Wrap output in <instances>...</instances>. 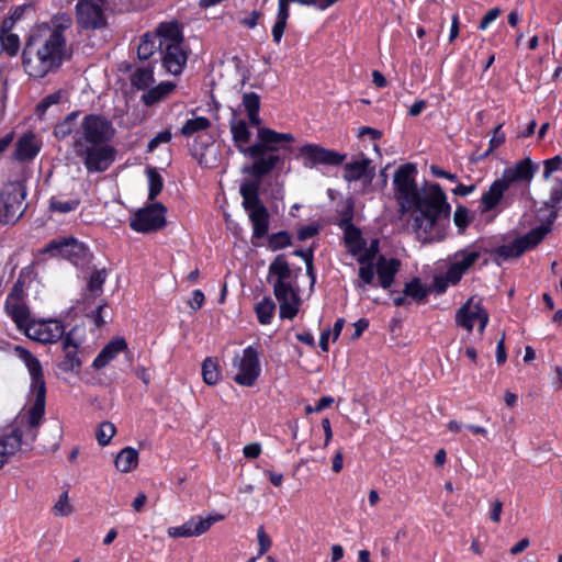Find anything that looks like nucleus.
I'll return each instance as SVG.
<instances>
[{
    "label": "nucleus",
    "mask_w": 562,
    "mask_h": 562,
    "mask_svg": "<svg viewBox=\"0 0 562 562\" xmlns=\"http://www.w3.org/2000/svg\"><path fill=\"white\" fill-rule=\"evenodd\" d=\"M257 540L259 544L258 557H262L270 550L272 546L271 538L265 531L263 526H260L257 530Z\"/></svg>",
    "instance_id": "8fccbe9b"
},
{
    "label": "nucleus",
    "mask_w": 562,
    "mask_h": 562,
    "mask_svg": "<svg viewBox=\"0 0 562 562\" xmlns=\"http://www.w3.org/2000/svg\"><path fill=\"white\" fill-rule=\"evenodd\" d=\"M26 190L21 181H11L0 191V222L14 223L23 213Z\"/></svg>",
    "instance_id": "1a4fd4ad"
},
{
    "label": "nucleus",
    "mask_w": 562,
    "mask_h": 562,
    "mask_svg": "<svg viewBox=\"0 0 562 562\" xmlns=\"http://www.w3.org/2000/svg\"><path fill=\"white\" fill-rule=\"evenodd\" d=\"M127 348V344L123 338H115L111 340L93 360V367L95 369L104 368L111 362L120 352Z\"/></svg>",
    "instance_id": "cd10ccee"
},
{
    "label": "nucleus",
    "mask_w": 562,
    "mask_h": 562,
    "mask_svg": "<svg viewBox=\"0 0 562 562\" xmlns=\"http://www.w3.org/2000/svg\"><path fill=\"white\" fill-rule=\"evenodd\" d=\"M273 292L280 303V317L292 319L296 316L300 297L290 281H273Z\"/></svg>",
    "instance_id": "aec40b11"
},
{
    "label": "nucleus",
    "mask_w": 562,
    "mask_h": 562,
    "mask_svg": "<svg viewBox=\"0 0 562 562\" xmlns=\"http://www.w3.org/2000/svg\"><path fill=\"white\" fill-rule=\"evenodd\" d=\"M76 23L82 30H101L108 24V0H80L76 4Z\"/></svg>",
    "instance_id": "9d476101"
},
{
    "label": "nucleus",
    "mask_w": 562,
    "mask_h": 562,
    "mask_svg": "<svg viewBox=\"0 0 562 562\" xmlns=\"http://www.w3.org/2000/svg\"><path fill=\"white\" fill-rule=\"evenodd\" d=\"M138 464V452L132 447L122 449L115 458V468L123 473L133 471Z\"/></svg>",
    "instance_id": "c85d7f7f"
},
{
    "label": "nucleus",
    "mask_w": 562,
    "mask_h": 562,
    "mask_svg": "<svg viewBox=\"0 0 562 562\" xmlns=\"http://www.w3.org/2000/svg\"><path fill=\"white\" fill-rule=\"evenodd\" d=\"M158 48L166 72L178 76L182 72L188 55L183 48V36L178 22H162L158 26Z\"/></svg>",
    "instance_id": "423d86ee"
},
{
    "label": "nucleus",
    "mask_w": 562,
    "mask_h": 562,
    "mask_svg": "<svg viewBox=\"0 0 562 562\" xmlns=\"http://www.w3.org/2000/svg\"><path fill=\"white\" fill-rule=\"evenodd\" d=\"M243 452L246 458L256 459L261 453V446L257 442L246 445L243 449Z\"/></svg>",
    "instance_id": "052dcab7"
},
{
    "label": "nucleus",
    "mask_w": 562,
    "mask_h": 562,
    "mask_svg": "<svg viewBox=\"0 0 562 562\" xmlns=\"http://www.w3.org/2000/svg\"><path fill=\"white\" fill-rule=\"evenodd\" d=\"M204 303V294L201 290H194L191 293L189 305L192 310H200Z\"/></svg>",
    "instance_id": "bf43d9fd"
},
{
    "label": "nucleus",
    "mask_w": 562,
    "mask_h": 562,
    "mask_svg": "<svg viewBox=\"0 0 562 562\" xmlns=\"http://www.w3.org/2000/svg\"><path fill=\"white\" fill-rule=\"evenodd\" d=\"M405 296L408 300L420 303L424 302L429 293L428 288L418 278L407 282L404 288Z\"/></svg>",
    "instance_id": "c9c22d12"
},
{
    "label": "nucleus",
    "mask_w": 562,
    "mask_h": 562,
    "mask_svg": "<svg viewBox=\"0 0 562 562\" xmlns=\"http://www.w3.org/2000/svg\"><path fill=\"white\" fill-rule=\"evenodd\" d=\"M260 16L261 12L254 10L248 16L241 20V23L249 29H254L257 26Z\"/></svg>",
    "instance_id": "e2e57ef3"
},
{
    "label": "nucleus",
    "mask_w": 562,
    "mask_h": 562,
    "mask_svg": "<svg viewBox=\"0 0 562 562\" xmlns=\"http://www.w3.org/2000/svg\"><path fill=\"white\" fill-rule=\"evenodd\" d=\"M154 82V68L150 65L137 68L132 76V83L137 89H147Z\"/></svg>",
    "instance_id": "4c0bfd02"
},
{
    "label": "nucleus",
    "mask_w": 562,
    "mask_h": 562,
    "mask_svg": "<svg viewBox=\"0 0 562 562\" xmlns=\"http://www.w3.org/2000/svg\"><path fill=\"white\" fill-rule=\"evenodd\" d=\"M32 340L42 344H54L65 334V326L58 319H32L23 330Z\"/></svg>",
    "instance_id": "f3484780"
},
{
    "label": "nucleus",
    "mask_w": 562,
    "mask_h": 562,
    "mask_svg": "<svg viewBox=\"0 0 562 562\" xmlns=\"http://www.w3.org/2000/svg\"><path fill=\"white\" fill-rule=\"evenodd\" d=\"M108 278L105 269H95L91 272L88 283L86 295L91 297L100 296L103 292V284Z\"/></svg>",
    "instance_id": "473e14b6"
},
{
    "label": "nucleus",
    "mask_w": 562,
    "mask_h": 562,
    "mask_svg": "<svg viewBox=\"0 0 562 562\" xmlns=\"http://www.w3.org/2000/svg\"><path fill=\"white\" fill-rule=\"evenodd\" d=\"M241 105L244 106L249 122L254 126H259L261 123L260 116H259V109H260V98L255 92H248L243 95V102Z\"/></svg>",
    "instance_id": "2f4dec72"
},
{
    "label": "nucleus",
    "mask_w": 562,
    "mask_h": 562,
    "mask_svg": "<svg viewBox=\"0 0 562 562\" xmlns=\"http://www.w3.org/2000/svg\"><path fill=\"white\" fill-rule=\"evenodd\" d=\"M45 252L77 265L86 256V247L74 237H60L50 240L45 247Z\"/></svg>",
    "instance_id": "4be33fe9"
},
{
    "label": "nucleus",
    "mask_w": 562,
    "mask_h": 562,
    "mask_svg": "<svg viewBox=\"0 0 562 562\" xmlns=\"http://www.w3.org/2000/svg\"><path fill=\"white\" fill-rule=\"evenodd\" d=\"M548 232L549 228L542 225L515 239L510 244L495 248L493 250L494 260L501 265L508 259L519 257L525 251L536 247L544 238Z\"/></svg>",
    "instance_id": "9b49d317"
},
{
    "label": "nucleus",
    "mask_w": 562,
    "mask_h": 562,
    "mask_svg": "<svg viewBox=\"0 0 562 562\" xmlns=\"http://www.w3.org/2000/svg\"><path fill=\"white\" fill-rule=\"evenodd\" d=\"M457 283H459V281H452V279L449 277V269H448L445 274L436 276L434 278L432 290L436 293L441 294V293L446 292V290L450 285H456Z\"/></svg>",
    "instance_id": "de8ad7c7"
},
{
    "label": "nucleus",
    "mask_w": 562,
    "mask_h": 562,
    "mask_svg": "<svg viewBox=\"0 0 562 562\" xmlns=\"http://www.w3.org/2000/svg\"><path fill=\"white\" fill-rule=\"evenodd\" d=\"M158 47V31L155 34L146 33L140 37L137 46V56L139 59H148Z\"/></svg>",
    "instance_id": "e433bc0d"
},
{
    "label": "nucleus",
    "mask_w": 562,
    "mask_h": 562,
    "mask_svg": "<svg viewBox=\"0 0 562 562\" xmlns=\"http://www.w3.org/2000/svg\"><path fill=\"white\" fill-rule=\"evenodd\" d=\"M225 517L217 513H211L207 516H194L181 526L169 527L167 533L171 538H191L199 537L206 532L212 525L222 521Z\"/></svg>",
    "instance_id": "a211bd4d"
},
{
    "label": "nucleus",
    "mask_w": 562,
    "mask_h": 562,
    "mask_svg": "<svg viewBox=\"0 0 562 562\" xmlns=\"http://www.w3.org/2000/svg\"><path fill=\"white\" fill-rule=\"evenodd\" d=\"M562 201V180L553 179L552 187L550 189V195L546 201V205L549 207H555Z\"/></svg>",
    "instance_id": "09e8293b"
},
{
    "label": "nucleus",
    "mask_w": 562,
    "mask_h": 562,
    "mask_svg": "<svg viewBox=\"0 0 562 562\" xmlns=\"http://www.w3.org/2000/svg\"><path fill=\"white\" fill-rule=\"evenodd\" d=\"M78 117V112H71L70 114H68L64 121H61L55 126L54 135L59 139H64L70 135L74 137L76 131L79 127V124L77 122Z\"/></svg>",
    "instance_id": "72a5a7b5"
},
{
    "label": "nucleus",
    "mask_w": 562,
    "mask_h": 562,
    "mask_svg": "<svg viewBox=\"0 0 562 562\" xmlns=\"http://www.w3.org/2000/svg\"><path fill=\"white\" fill-rule=\"evenodd\" d=\"M291 269L288 260L283 255H279L269 266V277L270 282L273 281H290L291 280Z\"/></svg>",
    "instance_id": "c756f323"
},
{
    "label": "nucleus",
    "mask_w": 562,
    "mask_h": 562,
    "mask_svg": "<svg viewBox=\"0 0 562 562\" xmlns=\"http://www.w3.org/2000/svg\"><path fill=\"white\" fill-rule=\"evenodd\" d=\"M344 240L348 252H350L359 263L374 260L379 252V240L371 239L370 243L367 244L362 238L361 232L351 224H348L345 228Z\"/></svg>",
    "instance_id": "ddd939ff"
},
{
    "label": "nucleus",
    "mask_w": 562,
    "mask_h": 562,
    "mask_svg": "<svg viewBox=\"0 0 562 562\" xmlns=\"http://www.w3.org/2000/svg\"><path fill=\"white\" fill-rule=\"evenodd\" d=\"M400 261L395 258L380 257L376 262L379 283L383 289H389L400 269Z\"/></svg>",
    "instance_id": "a878e982"
},
{
    "label": "nucleus",
    "mask_w": 562,
    "mask_h": 562,
    "mask_svg": "<svg viewBox=\"0 0 562 562\" xmlns=\"http://www.w3.org/2000/svg\"><path fill=\"white\" fill-rule=\"evenodd\" d=\"M104 308L103 304H99L94 311L91 312L90 318L93 321L95 327L100 328L104 325V319L102 317V311Z\"/></svg>",
    "instance_id": "0e129e2a"
},
{
    "label": "nucleus",
    "mask_w": 562,
    "mask_h": 562,
    "mask_svg": "<svg viewBox=\"0 0 562 562\" xmlns=\"http://www.w3.org/2000/svg\"><path fill=\"white\" fill-rule=\"evenodd\" d=\"M41 147L42 142L35 134L25 133L16 142L13 157L19 161H31L38 155Z\"/></svg>",
    "instance_id": "b1692460"
},
{
    "label": "nucleus",
    "mask_w": 562,
    "mask_h": 562,
    "mask_svg": "<svg viewBox=\"0 0 562 562\" xmlns=\"http://www.w3.org/2000/svg\"><path fill=\"white\" fill-rule=\"evenodd\" d=\"M54 514L59 517L69 516L72 513V506L69 502L68 493L60 494L57 503L53 507Z\"/></svg>",
    "instance_id": "49530a36"
},
{
    "label": "nucleus",
    "mask_w": 562,
    "mask_h": 562,
    "mask_svg": "<svg viewBox=\"0 0 562 562\" xmlns=\"http://www.w3.org/2000/svg\"><path fill=\"white\" fill-rule=\"evenodd\" d=\"M375 175L373 161L363 154L345 164L342 178L348 183L361 182L364 187L372 183Z\"/></svg>",
    "instance_id": "6ab92c4d"
},
{
    "label": "nucleus",
    "mask_w": 562,
    "mask_h": 562,
    "mask_svg": "<svg viewBox=\"0 0 562 562\" xmlns=\"http://www.w3.org/2000/svg\"><path fill=\"white\" fill-rule=\"evenodd\" d=\"M274 310L276 305L270 297H263L260 302H258L255 306V312L259 323L262 325L270 324L274 314Z\"/></svg>",
    "instance_id": "58836bf2"
},
{
    "label": "nucleus",
    "mask_w": 562,
    "mask_h": 562,
    "mask_svg": "<svg viewBox=\"0 0 562 562\" xmlns=\"http://www.w3.org/2000/svg\"><path fill=\"white\" fill-rule=\"evenodd\" d=\"M288 245H290V237L286 233H283V232L278 233V234L273 235V237L271 238V246L274 249L284 248Z\"/></svg>",
    "instance_id": "13d9d810"
},
{
    "label": "nucleus",
    "mask_w": 562,
    "mask_h": 562,
    "mask_svg": "<svg viewBox=\"0 0 562 562\" xmlns=\"http://www.w3.org/2000/svg\"><path fill=\"white\" fill-rule=\"evenodd\" d=\"M115 130L111 121L100 114L85 115L74 135L72 148L88 173L103 172L115 159V149L109 144Z\"/></svg>",
    "instance_id": "20e7f679"
},
{
    "label": "nucleus",
    "mask_w": 562,
    "mask_h": 562,
    "mask_svg": "<svg viewBox=\"0 0 562 562\" xmlns=\"http://www.w3.org/2000/svg\"><path fill=\"white\" fill-rule=\"evenodd\" d=\"M4 311L20 331H23L33 319L27 305V295L21 281L15 282L7 295Z\"/></svg>",
    "instance_id": "f8f14e48"
},
{
    "label": "nucleus",
    "mask_w": 562,
    "mask_h": 562,
    "mask_svg": "<svg viewBox=\"0 0 562 562\" xmlns=\"http://www.w3.org/2000/svg\"><path fill=\"white\" fill-rule=\"evenodd\" d=\"M211 126V122L205 116H194L192 119H188L186 123L182 125L180 133L184 137H192L201 132L209 130Z\"/></svg>",
    "instance_id": "f704fd0d"
},
{
    "label": "nucleus",
    "mask_w": 562,
    "mask_h": 562,
    "mask_svg": "<svg viewBox=\"0 0 562 562\" xmlns=\"http://www.w3.org/2000/svg\"><path fill=\"white\" fill-rule=\"evenodd\" d=\"M115 426L110 422L100 424L97 430V440L101 446H106L115 435Z\"/></svg>",
    "instance_id": "a18cd8bd"
},
{
    "label": "nucleus",
    "mask_w": 562,
    "mask_h": 562,
    "mask_svg": "<svg viewBox=\"0 0 562 562\" xmlns=\"http://www.w3.org/2000/svg\"><path fill=\"white\" fill-rule=\"evenodd\" d=\"M318 229L316 226L307 225L303 226L299 229L297 235L301 240H306L308 238H312L317 234Z\"/></svg>",
    "instance_id": "680f3d73"
},
{
    "label": "nucleus",
    "mask_w": 562,
    "mask_h": 562,
    "mask_svg": "<svg viewBox=\"0 0 562 562\" xmlns=\"http://www.w3.org/2000/svg\"><path fill=\"white\" fill-rule=\"evenodd\" d=\"M78 206L79 200L77 199L61 200L59 198H52L50 200V209L54 212L69 213L75 211Z\"/></svg>",
    "instance_id": "c03bdc74"
},
{
    "label": "nucleus",
    "mask_w": 562,
    "mask_h": 562,
    "mask_svg": "<svg viewBox=\"0 0 562 562\" xmlns=\"http://www.w3.org/2000/svg\"><path fill=\"white\" fill-rule=\"evenodd\" d=\"M229 126L236 147L241 154L248 157L247 149L249 146L247 145L250 142L251 132L249 131L247 123L243 119L237 117L234 113Z\"/></svg>",
    "instance_id": "393cba45"
},
{
    "label": "nucleus",
    "mask_w": 562,
    "mask_h": 562,
    "mask_svg": "<svg viewBox=\"0 0 562 562\" xmlns=\"http://www.w3.org/2000/svg\"><path fill=\"white\" fill-rule=\"evenodd\" d=\"M415 176L416 168L411 164L396 170L393 179L396 199L404 212L415 207L414 226L418 236L434 240L439 232V222L449 216L450 205L439 184H430L419 192Z\"/></svg>",
    "instance_id": "f257e3e1"
},
{
    "label": "nucleus",
    "mask_w": 562,
    "mask_h": 562,
    "mask_svg": "<svg viewBox=\"0 0 562 562\" xmlns=\"http://www.w3.org/2000/svg\"><path fill=\"white\" fill-rule=\"evenodd\" d=\"M502 124L497 125L493 132V136L490 139V149L493 150L505 142V134L502 132Z\"/></svg>",
    "instance_id": "4d7b16f0"
},
{
    "label": "nucleus",
    "mask_w": 562,
    "mask_h": 562,
    "mask_svg": "<svg viewBox=\"0 0 562 562\" xmlns=\"http://www.w3.org/2000/svg\"><path fill=\"white\" fill-rule=\"evenodd\" d=\"M0 45L9 56H14L20 49V38L16 34L1 31Z\"/></svg>",
    "instance_id": "79ce46f5"
},
{
    "label": "nucleus",
    "mask_w": 562,
    "mask_h": 562,
    "mask_svg": "<svg viewBox=\"0 0 562 562\" xmlns=\"http://www.w3.org/2000/svg\"><path fill=\"white\" fill-rule=\"evenodd\" d=\"M496 361L498 364H502L506 361V351H505V336L497 341L496 346Z\"/></svg>",
    "instance_id": "338daca9"
},
{
    "label": "nucleus",
    "mask_w": 562,
    "mask_h": 562,
    "mask_svg": "<svg viewBox=\"0 0 562 562\" xmlns=\"http://www.w3.org/2000/svg\"><path fill=\"white\" fill-rule=\"evenodd\" d=\"M261 373L259 352L254 346L235 353L232 359V379L241 386L251 387Z\"/></svg>",
    "instance_id": "6e6552de"
},
{
    "label": "nucleus",
    "mask_w": 562,
    "mask_h": 562,
    "mask_svg": "<svg viewBox=\"0 0 562 562\" xmlns=\"http://www.w3.org/2000/svg\"><path fill=\"white\" fill-rule=\"evenodd\" d=\"M285 25H286V23H284L282 21H277L272 27L273 42H276L277 44L280 43V41L283 36Z\"/></svg>",
    "instance_id": "69168bd1"
},
{
    "label": "nucleus",
    "mask_w": 562,
    "mask_h": 562,
    "mask_svg": "<svg viewBox=\"0 0 562 562\" xmlns=\"http://www.w3.org/2000/svg\"><path fill=\"white\" fill-rule=\"evenodd\" d=\"M360 265L361 266L358 272L359 279L355 282V286L359 291H366L367 285L372 284L374 280L375 270L373 266V260H369L366 263Z\"/></svg>",
    "instance_id": "ea45409f"
},
{
    "label": "nucleus",
    "mask_w": 562,
    "mask_h": 562,
    "mask_svg": "<svg viewBox=\"0 0 562 562\" xmlns=\"http://www.w3.org/2000/svg\"><path fill=\"white\" fill-rule=\"evenodd\" d=\"M537 169L538 166L535 165L532 160L528 157L517 161L515 165L510 167L505 168L501 178L506 182V184L509 188H512V186L517 182L524 183L526 187H529Z\"/></svg>",
    "instance_id": "5701e85b"
},
{
    "label": "nucleus",
    "mask_w": 562,
    "mask_h": 562,
    "mask_svg": "<svg viewBox=\"0 0 562 562\" xmlns=\"http://www.w3.org/2000/svg\"><path fill=\"white\" fill-rule=\"evenodd\" d=\"M61 98L60 92H54L52 94L46 95L38 104L37 112L44 113L50 105L57 104Z\"/></svg>",
    "instance_id": "864d4df0"
},
{
    "label": "nucleus",
    "mask_w": 562,
    "mask_h": 562,
    "mask_svg": "<svg viewBox=\"0 0 562 562\" xmlns=\"http://www.w3.org/2000/svg\"><path fill=\"white\" fill-rule=\"evenodd\" d=\"M295 137L291 133H279L269 127H259L257 131V143L248 147V157L255 159L251 170L255 176L262 177L274 169L281 161L278 154L268 151L291 150V144Z\"/></svg>",
    "instance_id": "39448f33"
},
{
    "label": "nucleus",
    "mask_w": 562,
    "mask_h": 562,
    "mask_svg": "<svg viewBox=\"0 0 562 562\" xmlns=\"http://www.w3.org/2000/svg\"><path fill=\"white\" fill-rule=\"evenodd\" d=\"M147 178L149 187L148 200L154 201L162 190V179L161 176L153 169L147 171Z\"/></svg>",
    "instance_id": "37998d69"
},
{
    "label": "nucleus",
    "mask_w": 562,
    "mask_h": 562,
    "mask_svg": "<svg viewBox=\"0 0 562 562\" xmlns=\"http://www.w3.org/2000/svg\"><path fill=\"white\" fill-rule=\"evenodd\" d=\"M166 207L161 203H154L138 210L131 220V228L138 233L157 231L166 224Z\"/></svg>",
    "instance_id": "dca6fc26"
},
{
    "label": "nucleus",
    "mask_w": 562,
    "mask_h": 562,
    "mask_svg": "<svg viewBox=\"0 0 562 562\" xmlns=\"http://www.w3.org/2000/svg\"><path fill=\"white\" fill-rule=\"evenodd\" d=\"M243 206L252 224L254 236L262 238L269 229V213L259 198V184L256 181H245L239 188Z\"/></svg>",
    "instance_id": "0eeeda50"
},
{
    "label": "nucleus",
    "mask_w": 562,
    "mask_h": 562,
    "mask_svg": "<svg viewBox=\"0 0 562 562\" xmlns=\"http://www.w3.org/2000/svg\"><path fill=\"white\" fill-rule=\"evenodd\" d=\"M171 140V133L168 130L159 132L149 143L148 151H154L160 144H166Z\"/></svg>",
    "instance_id": "603ef678"
},
{
    "label": "nucleus",
    "mask_w": 562,
    "mask_h": 562,
    "mask_svg": "<svg viewBox=\"0 0 562 562\" xmlns=\"http://www.w3.org/2000/svg\"><path fill=\"white\" fill-rule=\"evenodd\" d=\"M300 155L306 160V167L316 165L338 166L346 159L345 154L326 149L315 144H306L300 148Z\"/></svg>",
    "instance_id": "412c9836"
},
{
    "label": "nucleus",
    "mask_w": 562,
    "mask_h": 562,
    "mask_svg": "<svg viewBox=\"0 0 562 562\" xmlns=\"http://www.w3.org/2000/svg\"><path fill=\"white\" fill-rule=\"evenodd\" d=\"M490 316L480 301L469 299L456 313L457 326L471 333L477 324V330L482 335L488 324Z\"/></svg>",
    "instance_id": "4468645a"
},
{
    "label": "nucleus",
    "mask_w": 562,
    "mask_h": 562,
    "mask_svg": "<svg viewBox=\"0 0 562 562\" xmlns=\"http://www.w3.org/2000/svg\"><path fill=\"white\" fill-rule=\"evenodd\" d=\"M454 224L460 228L464 229L469 223V212L465 207H457L453 216Z\"/></svg>",
    "instance_id": "5fc2aeb1"
},
{
    "label": "nucleus",
    "mask_w": 562,
    "mask_h": 562,
    "mask_svg": "<svg viewBox=\"0 0 562 562\" xmlns=\"http://www.w3.org/2000/svg\"><path fill=\"white\" fill-rule=\"evenodd\" d=\"M202 378L207 385H215L220 380V368L213 358H206L202 363Z\"/></svg>",
    "instance_id": "a19ab883"
},
{
    "label": "nucleus",
    "mask_w": 562,
    "mask_h": 562,
    "mask_svg": "<svg viewBox=\"0 0 562 562\" xmlns=\"http://www.w3.org/2000/svg\"><path fill=\"white\" fill-rule=\"evenodd\" d=\"M561 166H562V158L560 156H554L553 158L547 159L543 162V167H544L543 178L546 180H548L554 171H557L561 168Z\"/></svg>",
    "instance_id": "3c124183"
},
{
    "label": "nucleus",
    "mask_w": 562,
    "mask_h": 562,
    "mask_svg": "<svg viewBox=\"0 0 562 562\" xmlns=\"http://www.w3.org/2000/svg\"><path fill=\"white\" fill-rule=\"evenodd\" d=\"M21 359L26 366L31 376L30 396L32 404L26 415L25 429L12 428L0 430V469L8 462L9 458L21 450L23 446H30L37 437V427L45 414L46 384L42 366L36 357L26 349L16 348Z\"/></svg>",
    "instance_id": "7ed1b4c3"
},
{
    "label": "nucleus",
    "mask_w": 562,
    "mask_h": 562,
    "mask_svg": "<svg viewBox=\"0 0 562 562\" xmlns=\"http://www.w3.org/2000/svg\"><path fill=\"white\" fill-rule=\"evenodd\" d=\"M176 88V85L171 81H162L156 87H153L151 89H148L143 95L142 101L146 105H153L156 102H159L162 100L166 95L171 93L173 89Z\"/></svg>",
    "instance_id": "7c9ffc66"
},
{
    "label": "nucleus",
    "mask_w": 562,
    "mask_h": 562,
    "mask_svg": "<svg viewBox=\"0 0 562 562\" xmlns=\"http://www.w3.org/2000/svg\"><path fill=\"white\" fill-rule=\"evenodd\" d=\"M72 20L67 13L54 15L49 23L36 26L23 52V67L33 78L42 79L57 70L71 56L66 33Z\"/></svg>",
    "instance_id": "f03ea898"
},
{
    "label": "nucleus",
    "mask_w": 562,
    "mask_h": 562,
    "mask_svg": "<svg viewBox=\"0 0 562 562\" xmlns=\"http://www.w3.org/2000/svg\"><path fill=\"white\" fill-rule=\"evenodd\" d=\"M486 252L479 243H473L449 257V277L452 281H460L463 274Z\"/></svg>",
    "instance_id": "2eb2a0df"
},
{
    "label": "nucleus",
    "mask_w": 562,
    "mask_h": 562,
    "mask_svg": "<svg viewBox=\"0 0 562 562\" xmlns=\"http://www.w3.org/2000/svg\"><path fill=\"white\" fill-rule=\"evenodd\" d=\"M502 11L499 8H493L491 9L481 20L480 22V30L484 31L486 30L491 23H493Z\"/></svg>",
    "instance_id": "6e6d98bb"
},
{
    "label": "nucleus",
    "mask_w": 562,
    "mask_h": 562,
    "mask_svg": "<svg viewBox=\"0 0 562 562\" xmlns=\"http://www.w3.org/2000/svg\"><path fill=\"white\" fill-rule=\"evenodd\" d=\"M66 361L70 369L80 367L81 362L77 357L76 349H65Z\"/></svg>",
    "instance_id": "774afa93"
},
{
    "label": "nucleus",
    "mask_w": 562,
    "mask_h": 562,
    "mask_svg": "<svg viewBox=\"0 0 562 562\" xmlns=\"http://www.w3.org/2000/svg\"><path fill=\"white\" fill-rule=\"evenodd\" d=\"M509 189L502 178L496 179L481 198L482 210L488 212L495 209Z\"/></svg>",
    "instance_id": "bb28decb"
}]
</instances>
